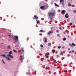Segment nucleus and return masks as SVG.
<instances>
[{"instance_id":"nucleus-14","label":"nucleus","mask_w":76,"mask_h":76,"mask_svg":"<svg viewBox=\"0 0 76 76\" xmlns=\"http://www.w3.org/2000/svg\"><path fill=\"white\" fill-rule=\"evenodd\" d=\"M40 32H45V31H44L43 30H41L40 31Z\"/></svg>"},{"instance_id":"nucleus-52","label":"nucleus","mask_w":76,"mask_h":76,"mask_svg":"<svg viewBox=\"0 0 76 76\" xmlns=\"http://www.w3.org/2000/svg\"><path fill=\"white\" fill-rule=\"evenodd\" d=\"M75 19H76V18H75Z\"/></svg>"},{"instance_id":"nucleus-13","label":"nucleus","mask_w":76,"mask_h":76,"mask_svg":"<svg viewBox=\"0 0 76 76\" xmlns=\"http://www.w3.org/2000/svg\"><path fill=\"white\" fill-rule=\"evenodd\" d=\"M44 39H45V42H46L47 40V38L46 37H45L44 38Z\"/></svg>"},{"instance_id":"nucleus-15","label":"nucleus","mask_w":76,"mask_h":76,"mask_svg":"<svg viewBox=\"0 0 76 76\" xmlns=\"http://www.w3.org/2000/svg\"><path fill=\"white\" fill-rule=\"evenodd\" d=\"M9 54H9V55H10V54H12V51H10V52H9Z\"/></svg>"},{"instance_id":"nucleus-50","label":"nucleus","mask_w":76,"mask_h":76,"mask_svg":"<svg viewBox=\"0 0 76 76\" xmlns=\"http://www.w3.org/2000/svg\"><path fill=\"white\" fill-rule=\"evenodd\" d=\"M1 44L3 45V43H1Z\"/></svg>"},{"instance_id":"nucleus-3","label":"nucleus","mask_w":76,"mask_h":76,"mask_svg":"<svg viewBox=\"0 0 76 76\" xmlns=\"http://www.w3.org/2000/svg\"><path fill=\"white\" fill-rule=\"evenodd\" d=\"M48 14L49 15L50 17H51V16H54V12H49L48 13Z\"/></svg>"},{"instance_id":"nucleus-16","label":"nucleus","mask_w":76,"mask_h":76,"mask_svg":"<svg viewBox=\"0 0 76 76\" xmlns=\"http://www.w3.org/2000/svg\"><path fill=\"white\" fill-rule=\"evenodd\" d=\"M68 6L70 7V6H71V4H70V3H69L68 4Z\"/></svg>"},{"instance_id":"nucleus-7","label":"nucleus","mask_w":76,"mask_h":76,"mask_svg":"<svg viewBox=\"0 0 76 76\" xmlns=\"http://www.w3.org/2000/svg\"><path fill=\"white\" fill-rule=\"evenodd\" d=\"M7 56L9 58L10 57L11 58H13V56L10 55L8 54L7 55Z\"/></svg>"},{"instance_id":"nucleus-36","label":"nucleus","mask_w":76,"mask_h":76,"mask_svg":"<svg viewBox=\"0 0 76 76\" xmlns=\"http://www.w3.org/2000/svg\"><path fill=\"white\" fill-rule=\"evenodd\" d=\"M76 10L74 11V13H76Z\"/></svg>"},{"instance_id":"nucleus-4","label":"nucleus","mask_w":76,"mask_h":76,"mask_svg":"<svg viewBox=\"0 0 76 76\" xmlns=\"http://www.w3.org/2000/svg\"><path fill=\"white\" fill-rule=\"evenodd\" d=\"M20 61L21 62V63H23V59H24V56H20Z\"/></svg>"},{"instance_id":"nucleus-30","label":"nucleus","mask_w":76,"mask_h":76,"mask_svg":"<svg viewBox=\"0 0 76 76\" xmlns=\"http://www.w3.org/2000/svg\"><path fill=\"white\" fill-rule=\"evenodd\" d=\"M52 52H55V50H52Z\"/></svg>"},{"instance_id":"nucleus-6","label":"nucleus","mask_w":76,"mask_h":76,"mask_svg":"<svg viewBox=\"0 0 76 76\" xmlns=\"http://www.w3.org/2000/svg\"><path fill=\"white\" fill-rule=\"evenodd\" d=\"M66 13V11L65 10H63L61 11V14L64 15Z\"/></svg>"},{"instance_id":"nucleus-43","label":"nucleus","mask_w":76,"mask_h":76,"mask_svg":"<svg viewBox=\"0 0 76 76\" xmlns=\"http://www.w3.org/2000/svg\"><path fill=\"white\" fill-rule=\"evenodd\" d=\"M72 53H73L74 52V50H72Z\"/></svg>"},{"instance_id":"nucleus-28","label":"nucleus","mask_w":76,"mask_h":76,"mask_svg":"<svg viewBox=\"0 0 76 76\" xmlns=\"http://www.w3.org/2000/svg\"><path fill=\"white\" fill-rule=\"evenodd\" d=\"M40 47L41 48H42V47H44V46H43V45H40Z\"/></svg>"},{"instance_id":"nucleus-47","label":"nucleus","mask_w":76,"mask_h":76,"mask_svg":"<svg viewBox=\"0 0 76 76\" xmlns=\"http://www.w3.org/2000/svg\"><path fill=\"white\" fill-rule=\"evenodd\" d=\"M37 23L38 24V22H37Z\"/></svg>"},{"instance_id":"nucleus-33","label":"nucleus","mask_w":76,"mask_h":76,"mask_svg":"<svg viewBox=\"0 0 76 76\" xmlns=\"http://www.w3.org/2000/svg\"><path fill=\"white\" fill-rule=\"evenodd\" d=\"M46 70H48V68L47 67H46L45 68Z\"/></svg>"},{"instance_id":"nucleus-17","label":"nucleus","mask_w":76,"mask_h":76,"mask_svg":"<svg viewBox=\"0 0 76 76\" xmlns=\"http://www.w3.org/2000/svg\"><path fill=\"white\" fill-rule=\"evenodd\" d=\"M7 48L9 49H12V48H10V45L8 46L7 47Z\"/></svg>"},{"instance_id":"nucleus-29","label":"nucleus","mask_w":76,"mask_h":76,"mask_svg":"<svg viewBox=\"0 0 76 76\" xmlns=\"http://www.w3.org/2000/svg\"><path fill=\"white\" fill-rule=\"evenodd\" d=\"M61 48V46H59L58 47V48H59V49H60V48Z\"/></svg>"},{"instance_id":"nucleus-40","label":"nucleus","mask_w":76,"mask_h":76,"mask_svg":"<svg viewBox=\"0 0 76 76\" xmlns=\"http://www.w3.org/2000/svg\"><path fill=\"white\" fill-rule=\"evenodd\" d=\"M7 59L8 60H10V59L9 58H7Z\"/></svg>"},{"instance_id":"nucleus-38","label":"nucleus","mask_w":76,"mask_h":76,"mask_svg":"<svg viewBox=\"0 0 76 76\" xmlns=\"http://www.w3.org/2000/svg\"><path fill=\"white\" fill-rule=\"evenodd\" d=\"M56 32H57V33H58V30H57Z\"/></svg>"},{"instance_id":"nucleus-39","label":"nucleus","mask_w":76,"mask_h":76,"mask_svg":"<svg viewBox=\"0 0 76 76\" xmlns=\"http://www.w3.org/2000/svg\"><path fill=\"white\" fill-rule=\"evenodd\" d=\"M56 56H57L58 57H59V55H56Z\"/></svg>"},{"instance_id":"nucleus-5","label":"nucleus","mask_w":76,"mask_h":76,"mask_svg":"<svg viewBox=\"0 0 76 76\" xmlns=\"http://www.w3.org/2000/svg\"><path fill=\"white\" fill-rule=\"evenodd\" d=\"M64 0H60V2L62 5H63L64 6Z\"/></svg>"},{"instance_id":"nucleus-42","label":"nucleus","mask_w":76,"mask_h":76,"mask_svg":"<svg viewBox=\"0 0 76 76\" xmlns=\"http://www.w3.org/2000/svg\"><path fill=\"white\" fill-rule=\"evenodd\" d=\"M70 50V48H69L68 49V50Z\"/></svg>"},{"instance_id":"nucleus-34","label":"nucleus","mask_w":76,"mask_h":76,"mask_svg":"<svg viewBox=\"0 0 76 76\" xmlns=\"http://www.w3.org/2000/svg\"><path fill=\"white\" fill-rule=\"evenodd\" d=\"M46 58H48V56H46Z\"/></svg>"},{"instance_id":"nucleus-44","label":"nucleus","mask_w":76,"mask_h":76,"mask_svg":"<svg viewBox=\"0 0 76 76\" xmlns=\"http://www.w3.org/2000/svg\"><path fill=\"white\" fill-rule=\"evenodd\" d=\"M54 59H52V61H54Z\"/></svg>"},{"instance_id":"nucleus-23","label":"nucleus","mask_w":76,"mask_h":76,"mask_svg":"<svg viewBox=\"0 0 76 76\" xmlns=\"http://www.w3.org/2000/svg\"><path fill=\"white\" fill-rule=\"evenodd\" d=\"M0 56H3V57H5L6 56V55H1Z\"/></svg>"},{"instance_id":"nucleus-18","label":"nucleus","mask_w":76,"mask_h":76,"mask_svg":"<svg viewBox=\"0 0 76 76\" xmlns=\"http://www.w3.org/2000/svg\"><path fill=\"white\" fill-rule=\"evenodd\" d=\"M60 55H62V56H63V52H61L60 54Z\"/></svg>"},{"instance_id":"nucleus-25","label":"nucleus","mask_w":76,"mask_h":76,"mask_svg":"<svg viewBox=\"0 0 76 76\" xmlns=\"http://www.w3.org/2000/svg\"><path fill=\"white\" fill-rule=\"evenodd\" d=\"M13 51L15 53H18V52H17V51L16 50H13Z\"/></svg>"},{"instance_id":"nucleus-26","label":"nucleus","mask_w":76,"mask_h":76,"mask_svg":"<svg viewBox=\"0 0 76 76\" xmlns=\"http://www.w3.org/2000/svg\"><path fill=\"white\" fill-rule=\"evenodd\" d=\"M30 74V72H26V75H29Z\"/></svg>"},{"instance_id":"nucleus-48","label":"nucleus","mask_w":76,"mask_h":76,"mask_svg":"<svg viewBox=\"0 0 76 76\" xmlns=\"http://www.w3.org/2000/svg\"><path fill=\"white\" fill-rule=\"evenodd\" d=\"M64 34H66V33L65 32H64Z\"/></svg>"},{"instance_id":"nucleus-45","label":"nucleus","mask_w":76,"mask_h":76,"mask_svg":"<svg viewBox=\"0 0 76 76\" xmlns=\"http://www.w3.org/2000/svg\"><path fill=\"white\" fill-rule=\"evenodd\" d=\"M64 66H67V65H66L65 66V65H64Z\"/></svg>"},{"instance_id":"nucleus-32","label":"nucleus","mask_w":76,"mask_h":76,"mask_svg":"<svg viewBox=\"0 0 76 76\" xmlns=\"http://www.w3.org/2000/svg\"><path fill=\"white\" fill-rule=\"evenodd\" d=\"M69 45L71 47H73V46H72V45L71 44H70Z\"/></svg>"},{"instance_id":"nucleus-24","label":"nucleus","mask_w":76,"mask_h":76,"mask_svg":"<svg viewBox=\"0 0 76 76\" xmlns=\"http://www.w3.org/2000/svg\"><path fill=\"white\" fill-rule=\"evenodd\" d=\"M63 41H66V38H64L63 39Z\"/></svg>"},{"instance_id":"nucleus-27","label":"nucleus","mask_w":76,"mask_h":76,"mask_svg":"<svg viewBox=\"0 0 76 76\" xmlns=\"http://www.w3.org/2000/svg\"><path fill=\"white\" fill-rule=\"evenodd\" d=\"M69 25H70V26H72V23H70L69 24Z\"/></svg>"},{"instance_id":"nucleus-19","label":"nucleus","mask_w":76,"mask_h":76,"mask_svg":"<svg viewBox=\"0 0 76 76\" xmlns=\"http://www.w3.org/2000/svg\"><path fill=\"white\" fill-rule=\"evenodd\" d=\"M64 72H65V73H67V70H64Z\"/></svg>"},{"instance_id":"nucleus-11","label":"nucleus","mask_w":76,"mask_h":76,"mask_svg":"<svg viewBox=\"0 0 76 76\" xmlns=\"http://www.w3.org/2000/svg\"><path fill=\"white\" fill-rule=\"evenodd\" d=\"M68 15V13L66 14L65 15V17L66 18H69V16H67Z\"/></svg>"},{"instance_id":"nucleus-12","label":"nucleus","mask_w":76,"mask_h":76,"mask_svg":"<svg viewBox=\"0 0 76 76\" xmlns=\"http://www.w3.org/2000/svg\"><path fill=\"white\" fill-rule=\"evenodd\" d=\"M55 6H56V7H59L60 6L58 5L56 3H54Z\"/></svg>"},{"instance_id":"nucleus-20","label":"nucleus","mask_w":76,"mask_h":76,"mask_svg":"<svg viewBox=\"0 0 76 76\" xmlns=\"http://www.w3.org/2000/svg\"><path fill=\"white\" fill-rule=\"evenodd\" d=\"M51 43H49L48 44V46H51Z\"/></svg>"},{"instance_id":"nucleus-22","label":"nucleus","mask_w":76,"mask_h":76,"mask_svg":"<svg viewBox=\"0 0 76 76\" xmlns=\"http://www.w3.org/2000/svg\"><path fill=\"white\" fill-rule=\"evenodd\" d=\"M21 51H22L23 53H24V50H23V48H21Z\"/></svg>"},{"instance_id":"nucleus-21","label":"nucleus","mask_w":76,"mask_h":76,"mask_svg":"<svg viewBox=\"0 0 76 76\" xmlns=\"http://www.w3.org/2000/svg\"><path fill=\"white\" fill-rule=\"evenodd\" d=\"M72 45L73 46H75L76 45V44H75L74 43H72Z\"/></svg>"},{"instance_id":"nucleus-10","label":"nucleus","mask_w":76,"mask_h":76,"mask_svg":"<svg viewBox=\"0 0 76 76\" xmlns=\"http://www.w3.org/2000/svg\"><path fill=\"white\" fill-rule=\"evenodd\" d=\"M50 20H51V21H53V20H54V18H53V17H50Z\"/></svg>"},{"instance_id":"nucleus-35","label":"nucleus","mask_w":76,"mask_h":76,"mask_svg":"<svg viewBox=\"0 0 76 76\" xmlns=\"http://www.w3.org/2000/svg\"><path fill=\"white\" fill-rule=\"evenodd\" d=\"M72 53V52L71 51H70L69 52V53H70V54H71V53Z\"/></svg>"},{"instance_id":"nucleus-37","label":"nucleus","mask_w":76,"mask_h":76,"mask_svg":"<svg viewBox=\"0 0 76 76\" xmlns=\"http://www.w3.org/2000/svg\"><path fill=\"white\" fill-rule=\"evenodd\" d=\"M59 29H61V27H59Z\"/></svg>"},{"instance_id":"nucleus-1","label":"nucleus","mask_w":76,"mask_h":76,"mask_svg":"<svg viewBox=\"0 0 76 76\" xmlns=\"http://www.w3.org/2000/svg\"><path fill=\"white\" fill-rule=\"evenodd\" d=\"M48 8V5L47 4L45 3V5L42 6L40 7V8L42 10H45L47 9Z\"/></svg>"},{"instance_id":"nucleus-49","label":"nucleus","mask_w":76,"mask_h":76,"mask_svg":"<svg viewBox=\"0 0 76 76\" xmlns=\"http://www.w3.org/2000/svg\"><path fill=\"white\" fill-rule=\"evenodd\" d=\"M30 71V70H28V71L29 72Z\"/></svg>"},{"instance_id":"nucleus-9","label":"nucleus","mask_w":76,"mask_h":76,"mask_svg":"<svg viewBox=\"0 0 76 76\" xmlns=\"http://www.w3.org/2000/svg\"><path fill=\"white\" fill-rule=\"evenodd\" d=\"M34 19H36V20L37 21V20H38V16H37V15H34Z\"/></svg>"},{"instance_id":"nucleus-31","label":"nucleus","mask_w":76,"mask_h":76,"mask_svg":"<svg viewBox=\"0 0 76 76\" xmlns=\"http://www.w3.org/2000/svg\"><path fill=\"white\" fill-rule=\"evenodd\" d=\"M2 62H3V63H4V64H5V62H4V61H3V60H2Z\"/></svg>"},{"instance_id":"nucleus-51","label":"nucleus","mask_w":76,"mask_h":76,"mask_svg":"<svg viewBox=\"0 0 76 76\" xmlns=\"http://www.w3.org/2000/svg\"><path fill=\"white\" fill-rule=\"evenodd\" d=\"M43 59H44V58H43Z\"/></svg>"},{"instance_id":"nucleus-2","label":"nucleus","mask_w":76,"mask_h":76,"mask_svg":"<svg viewBox=\"0 0 76 76\" xmlns=\"http://www.w3.org/2000/svg\"><path fill=\"white\" fill-rule=\"evenodd\" d=\"M13 39H14L16 43L18 42V44H19V41L18 40V37L17 36H15L13 37Z\"/></svg>"},{"instance_id":"nucleus-41","label":"nucleus","mask_w":76,"mask_h":76,"mask_svg":"<svg viewBox=\"0 0 76 76\" xmlns=\"http://www.w3.org/2000/svg\"><path fill=\"white\" fill-rule=\"evenodd\" d=\"M59 35H59V34H57V36H58V37L59 36Z\"/></svg>"},{"instance_id":"nucleus-8","label":"nucleus","mask_w":76,"mask_h":76,"mask_svg":"<svg viewBox=\"0 0 76 76\" xmlns=\"http://www.w3.org/2000/svg\"><path fill=\"white\" fill-rule=\"evenodd\" d=\"M53 31H50L49 32H48L47 33V35H50L51 34H53Z\"/></svg>"},{"instance_id":"nucleus-46","label":"nucleus","mask_w":76,"mask_h":76,"mask_svg":"<svg viewBox=\"0 0 76 76\" xmlns=\"http://www.w3.org/2000/svg\"><path fill=\"white\" fill-rule=\"evenodd\" d=\"M5 58H7V56H6Z\"/></svg>"}]
</instances>
